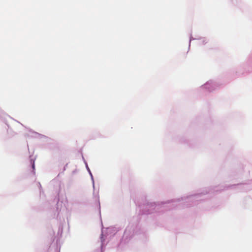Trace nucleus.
Masks as SVG:
<instances>
[{"instance_id":"obj_1","label":"nucleus","mask_w":252,"mask_h":252,"mask_svg":"<svg viewBox=\"0 0 252 252\" xmlns=\"http://www.w3.org/2000/svg\"><path fill=\"white\" fill-rule=\"evenodd\" d=\"M32 168H34V164L32 165Z\"/></svg>"}]
</instances>
